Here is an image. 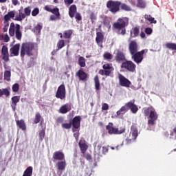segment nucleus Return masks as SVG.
Masks as SVG:
<instances>
[{
	"label": "nucleus",
	"instance_id": "f257e3e1",
	"mask_svg": "<svg viewBox=\"0 0 176 176\" xmlns=\"http://www.w3.org/2000/svg\"><path fill=\"white\" fill-rule=\"evenodd\" d=\"M143 113L145 116H148V124L150 126H155L156 120H157V113L153 107H145L143 109Z\"/></svg>",
	"mask_w": 176,
	"mask_h": 176
},
{
	"label": "nucleus",
	"instance_id": "f03ea898",
	"mask_svg": "<svg viewBox=\"0 0 176 176\" xmlns=\"http://www.w3.org/2000/svg\"><path fill=\"white\" fill-rule=\"evenodd\" d=\"M34 44L31 43H23L21 45V58H24V56H28L30 57V56L34 55Z\"/></svg>",
	"mask_w": 176,
	"mask_h": 176
},
{
	"label": "nucleus",
	"instance_id": "7ed1b4c3",
	"mask_svg": "<svg viewBox=\"0 0 176 176\" xmlns=\"http://www.w3.org/2000/svg\"><path fill=\"white\" fill-rule=\"evenodd\" d=\"M9 34L10 36H14L15 35L16 39H18V41H21L23 34L20 30V25H15L14 23H11L9 29Z\"/></svg>",
	"mask_w": 176,
	"mask_h": 176
},
{
	"label": "nucleus",
	"instance_id": "20e7f679",
	"mask_svg": "<svg viewBox=\"0 0 176 176\" xmlns=\"http://www.w3.org/2000/svg\"><path fill=\"white\" fill-rule=\"evenodd\" d=\"M129 22V20L126 18L120 19L116 23L113 24V28L116 30H118V34L121 35H124L126 34V23Z\"/></svg>",
	"mask_w": 176,
	"mask_h": 176
},
{
	"label": "nucleus",
	"instance_id": "39448f33",
	"mask_svg": "<svg viewBox=\"0 0 176 176\" xmlns=\"http://www.w3.org/2000/svg\"><path fill=\"white\" fill-rule=\"evenodd\" d=\"M137 137H138V129H137V127L132 126L130 134L126 135V144H131V142H134L137 139Z\"/></svg>",
	"mask_w": 176,
	"mask_h": 176
},
{
	"label": "nucleus",
	"instance_id": "423d86ee",
	"mask_svg": "<svg viewBox=\"0 0 176 176\" xmlns=\"http://www.w3.org/2000/svg\"><path fill=\"white\" fill-rule=\"evenodd\" d=\"M145 52H148L147 50H142L140 52H136L131 55V58L136 63V64H141L142 63V60H144V54Z\"/></svg>",
	"mask_w": 176,
	"mask_h": 176
},
{
	"label": "nucleus",
	"instance_id": "0eeeda50",
	"mask_svg": "<svg viewBox=\"0 0 176 176\" xmlns=\"http://www.w3.org/2000/svg\"><path fill=\"white\" fill-rule=\"evenodd\" d=\"M107 6L111 13H116L117 12H119L120 2L109 1L107 3Z\"/></svg>",
	"mask_w": 176,
	"mask_h": 176
},
{
	"label": "nucleus",
	"instance_id": "6e6552de",
	"mask_svg": "<svg viewBox=\"0 0 176 176\" xmlns=\"http://www.w3.org/2000/svg\"><path fill=\"white\" fill-rule=\"evenodd\" d=\"M107 130L108 131V133L110 135L112 134H122L124 133V128H122L121 129H118V128L113 127V124L109 122V124L106 126Z\"/></svg>",
	"mask_w": 176,
	"mask_h": 176
},
{
	"label": "nucleus",
	"instance_id": "1a4fd4ad",
	"mask_svg": "<svg viewBox=\"0 0 176 176\" xmlns=\"http://www.w3.org/2000/svg\"><path fill=\"white\" fill-rule=\"evenodd\" d=\"M67 94V91H65V85H61L58 87L56 97V98H60V100H64L65 98V96Z\"/></svg>",
	"mask_w": 176,
	"mask_h": 176
},
{
	"label": "nucleus",
	"instance_id": "9d476101",
	"mask_svg": "<svg viewBox=\"0 0 176 176\" xmlns=\"http://www.w3.org/2000/svg\"><path fill=\"white\" fill-rule=\"evenodd\" d=\"M122 68H125V69H127L128 71H130L131 72H134L135 71V64L133 63L131 60H128L126 62H124L121 65Z\"/></svg>",
	"mask_w": 176,
	"mask_h": 176
},
{
	"label": "nucleus",
	"instance_id": "9b49d317",
	"mask_svg": "<svg viewBox=\"0 0 176 176\" xmlns=\"http://www.w3.org/2000/svg\"><path fill=\"white\" fill-rule=\"evenodd\" d=\"M118 79H119L120 86H122L123 87H130V85H131V82H130L129 79L123 76V75L119 74Z\"/></svg>",
	"mask_w": 176,
	"mask_h": 176
},
{
	"label": "nucleus",
	"instance_id": "f8f14e48",
	"mask_svg": "<svg viewBox=\"0 0 176 176\" xmlns=\"http://www.w3.org/2000/svg\"><path fill=\"white\" fill-rule=\"evenodd\" d=\"M111 68L112 66L109 64H105L103 65V70H100L99 74L100 75H105L106 76H109L111 74Z\"/></svg>",
	"mask_w": 176,
	"mask_h": 176
},
{
	"label": "nucleus",
	"instance_id": "ddd939ff",
	"mask_svg": "<svg viewBox=\"0 0 176 176\" xmlns=\"http://www.w3.org/2000/svg\"><path fill=\"white\" fill-rule=\"evenodd\" d=\"M129 52L131 56L135 53H138V45L137 44V42L134 41L130 42Z\"/></svg>",
	"mask_w": 176,
	"mask_h": 176
},
{
	"label": "nucleus",
	"instance_id": "4468645a",
	"mask_svg": "<svg viewBox=\"0 0 176 176\" xmlns=\"http://www.w3.org/2000/svg\"><path fill=\"white\" fill-rule=\"evenodd\" d=\"M1 57L6 63L9 61V52L6 45H3L1 48Z\"/></svg>",
	"mask_w": 176,
	"mask_h": 176
},
{
	"label": "nucleus",
	"instance_id": "2eb2a0df",
	"mask_svg": "<svg viewBox=\"0 0 176 176\" xmlns=\"http://www.w3.org/2000/svg\"><path fill=\"white\" fill-rule=\"evenodd\" d=\"M45 10H47V12H50L55 16H57V17H60V11L58 8H52L49 6H45L44 8Z\"/></svg>",
	"mask_w": 176,
	"mask_h": 176
},
{
	"label": "nucleus",
	"instance_id": "dca6fc26",
	"mask_svg": "<svg viewBox=\"0 0 176 176\" xmlns=\"http://www.w3.org/2000/svg\"><path fill=\"white\" fill-rule=\"evenodd\" d=\"M53 159L55 160H65V155L61 151H56L53 154Z\"/></svg>",
	"mask_w": 176,
	"mask_h": 176
},
{
	"label": "nucleus",
	"instance_id": "f3484780",
	"mask_svg": "<svg viewBox=\"0 0 176 176\" xmlns=\"http://www.w3.org/2000/svg\"><path fill=\"white\" fill-rule=\"evenodd\" d=\"M20 50V44H16L10 50V54L12 57L13 56H19V51Z\"/></svg>",
	"mask_w": 176,
	"mask_h": 176
},
{
	"label": "nucleus",
	"instance_id": "a211bd4d",
	"mask_svg": "<svg viewBox=\"0 0 176 176\" xmlns=\"http://www.w3.org/2000/svg\"><path fill=\"white\" fill-rule=\"evenodd\" d=\"M104 39V36L102 35V33L98 32L96 33V41L100 47H102V41Z\"/></svg>",
	"mask_w": 176,
	"mask_h": 176
},
{
	"label": "nucleus",
	"instance_id": "6ab92c4d",
	"mask_svg": "<svg viewBox=\"0 0 176 176\" xmlns=\"http://www.w3.org/2000/svg\"><path fill=\"white\" fill-rule=\"evenodd\" d=\"M73 129H78L80 127V116H76L72 121Z\"/></svg>",
	"mask_w": 176,
	"mask_h": 176
},
{
	"label": "nucleus",
	"instance_id": "aec40b11",
	"mask_svg": "<svg viewBox=\"0 0 176 176\" xmlns=\"http://www.w3.org/2000/svg\"><path fill=\"white\" fill-rule=\"evenodd\" d=\"M56 166L58 170L64 171V170H65V167H67V162L65 161V160H63L62 161L58 162Z\"/></svg>",
	"mask_w": 176,
	"mask_h": 176
},
{
	"label": "nucleus",
	"instance_id": "412c9836",
	"mask_svg": "<svg viewBox=\"0 0 176 176\" xmlns=\"http://www.w3.org/2000/svg\"><path fill=\"white\" fill-rule=\"evenodd\" d=\"M128 108L129 109H131L132 113H135L136 112H138V107L134 104V102L133 101L128 102Z\"/></svg>",
	"mask_w": 176,
	"mask_h": 176
},
{
	"label": "nucleus",
	"instance_id": "4be33fe9",
	"mask_svg": "<svg viewBox=\"0 0 176 176\" xmlns=\"http://www.w3.org/2000/svg\"><path fill=\"white\" fill-rule=\"evenodd\" d=\"M127 111H129V104L128 103H126L124 106H122L120 109L117 111V115L118 116H120V115H124Z\"/></svg>",
	"mask_w": 176,
	"mask_h": 176
},
{
	"label": "nucleus",
	"instance_id": "5701e85b",
	"mask_svg": "<svg viewBox=\"0 0 176 176\" xmlns=\"http://www.w3.org/2000/svg\"><path fill=\"white\" fill-rule=\"evenodd\" d=\"M20 101V96H14L12 98V104L11 107L14 111H16V106L17 105V102Z\"/></svg>",
	"mask_w": 176,
	"mask_h": 176
},
{
	"label": "nucleus",
	"instance_id": "b1692460",
	"mask_svg": "<svg viewBox=\"0 0 176 176\" xmlns=\"http://www.w3.org/2000/svg\"><path fill=\"white\" fill-rule=\"evenodd\" d=\"M59 111L60 113H67V112H69V111H71V105L66 104L62 106Z\"/></svg>",
	"mask_w": 176,
	"mask_h": 176
},
{
	"label": "nucleus",
	"instance_id": "393cba45",
	"mask_svg": "<svg viewBox=\"0 0 176 176\" xmlns=\"http://www.w3.org/2000/svg\"><path fill=\"white\" fill-rule=\"evenodd\" d=\"M79 146L81 150L82 153H85L87 151V144L83 140H80Z\"/></svg>",
	"mask_w": 176,
	"mask_h": 176
},
{
	"label": "nucleus",
	"instance_id": "a878e982",
	"mask_svg": "<svg viewBox=\"0 0 176 176\" xmlns=\"http://www.w3.org/2000/svg\"><path fill=\"white\" fill-rule=\"evenodd\" d=\"M14 11L9 12L7 14L4 16V21H10V19H14L15 16Z\"/></svg>",
	"mask_w": 176,
	"mask_h": 176
},
{
	"label": "nucleus",
	"instance_id": "bb28decb",
	"mask_svg": "<svg viewBox=\"0 0 176 176\" xmlns=\"http://www.w3.org/2000/svg\"><path fill=\"white\" fill-rule=\"evenodd\" d=\"M138 35H140V28H133L131 30V36L132 38H136Z\"/></svg>",
	"mask_w": 176,
	"mask_h": 176
},
{
	"label": "nucleus",
	"instance_id": "cd10ccee",
	"mask_svg": "<svg viewBox=\"0 0 176 176\" xmlns=\"http://www.w3.org/2000/svg\"><path fill=\"white\" fill-rule=\"evenodd\" d=\"M116 59L117 61H124L126 60V57L124 56V54L121 52H118L116 56Z\"/></svg>",
	"mask_w": 176,
	"mask_h": 176
},
{
	"label": "nucleus",
	"instance_id": "c85d7f7f",
	"mask_svg": "<svg viewBox=\"0 0 176 176\" xmlns=\"http://www.w3.org/2000/svg\"><path fill=\"white\" fill-rule=\"evenodd\" d=\"M76 13V6L72 5L69 10V16H70L71 17H74Z\"/></svg>",
	"mask_w": 176,
	"mask_h": 176
},
{
	"label": "nucleus",
	"instance_id": "c756f323",
	"mask_svg": "<svg viewBox=\"0 0 176 176\" xmlns=\"http://www.w3.org/2000/svg\"><path fill=\"white\" fill-rule=\"evenodd\" d=\"M77 75L80 80H85V79L87 78V74H86L83 70H79Z\"/></svg>",
	"mask_w": 176,
	"mask_h": 176
},
{
	"label": "nucleus",
	"instance_id": "7c9ffc66",
	"mask_svg": "<svg viewBox=\"0 0 176 176\" xmlns=\"http://www.w3.org/2000/svg\"><path fill=\"white\" fill-rule=\"evenodd\" d=\"M25 19V14L23 13L21 11H19V14L18 16H16L15 20L16 21H21Z\"/></svg>",
	"mask_w": 176,
	"mask_h": 176
},
{
	"label": "nucleus",
	"instance_id": "2f4dec72",
	"mask_svg": "<svg viewBox=\"0 0 176 176\" xmlns=\"http://www.w3.org/2000/svg\"><path fill=\"white\" fill-rule=\"evenodd\" d=\"M10 94V92H9V90L8 89H0V97H2L3 96L9 97Z\"/></svg>",
	"mask_w": 176,
	"mask_h": 176
},
{
	"label": "nucleus",
	"instance_id": "473e14b6",
	"mask_svg": "<svg viewBox=\"0 0 176 176\" xmlns=\"http://www.w3.org/2000/svg\"><path fill=\"white\" fill-rule=\"evenodd\" d=\"M16 124L21 129V130H25L26 127H25V123L24 122V120H21L16 121Z\"/></svg>",
	"mask_w": 176,
	"mask_h": 176
},
{
	"label": "nucleus",
	"instance_id": "72a5a7b5",
	"mask_svg": "<svg viewBox=\"0 0 176 176\" xmlns=\"http://www.w3.org/2000/svg\"><path fill=\"white\" fill-rule=\"evenodd\" d=\"M78 64L80 67H86V59H85V58L82 56H79Z\"/></svg>",
	"mask_w": 176,
	"mask_h": 176
},
{
	"label": "nucleus",
	"instance_id": "f704fd0d",
	"mask_svg": "<svg viewBox=\"0 0 176 176\" xmlns=\"http://www.w3.org/2000/svg\"><path fill=\"white\" fill-rule=\"evenodd\" d=\"M121 9H122V10H126V12H130V10H131V8H130V6H129L128 5L125 4V3H121L120 5Z\"/></svg>",
	"mask_w": 176,
	"mask_h": 176
},
{
	"label": "nucleus",
	"instance_id": "c9c22d12",
	"mask_svg": "<svg viewBox=\"0 0 176 176\" xmlns=\"http://www.w3.org/2000/svg\"><path fill=\"white\" fill-rule=\"evenodd\" d=\"M166 47H167V49H170V50H176V44L168 43L166 44Z\"/></svg>",
	"mask_w": 176,
	"mask_h": 176
},
{
	"label": "nucleus",
	"instance_id": "e433bc0d",
	"mask_svg": "<svg viewBox=\"0 0 176 176\" xmlns=\"http://www.w3.org/2000/svg\"><path fill=\"white\" fill-rule=\"evenodd\" d=\"M138 8H144L146 6V3L144 0H138Z\"/></svg>",
	"mask_w": 176,
	"mask_h": 176
},
{
	"label": "nucleus",
	"instance_id": "4c0bfd02",
	"mask_svg": "<svg viewBox=\"0 0 176 176\" xmlns=\"http://www.w3.org/2000/svg\"><path fill=\"white\" fill-rule=\"evenodd\" d=\"M0 38L4 41V42H9L10 41V38L9 37V35L8 34H2L0 35Z\"/></svg>",
	"mask_w": 176,
	"mask_h": 176
},
{
	"label": "nucleus",
	"instance_id": "58836bf2",
	"mask_svg": "<svg viewBox=\"0 0 176 176\" xmlns=\"http://www.w3.org/2000/svg\"><path fill=\"white\" fill-rule=\"evenodd\" d=\"M10 70H6L4 72V79L5 80H7L8 82H9V80H10Z\"/></svg>",
	"mask_w": 176,
	"mask_h": 176
},
{
	"label": "nucleus",
	"instance_id": "ea45409f",
	"mask_svg": "<svg viewBox=\"0 0 176 176\" xmlns=\"http://www.w3.org/2000/svg\"><path fill=\"white\" fill-rule=\"evenodd\" d=\"M64 38L66 39H69L71 38V35H72V30H66L63 33Z\"/></svg>",
	"mask_w": 176,
	"mask_h": 176
},
{
	"label": "nucleus",
	"instance_id": "a19ab883",
	"mask_svg": "<svg viewBox=\"0 0 176 176\" xmlns=\"http://www.w3.org/2000/svg\"><path fill=\"white\" fill-rule=\"evenodd\" d=\"M95 87L96 90L100 89V80H98V76H96L94 78Z\"/></svg>",
	"mask_w": 176,
	"mask_h": 176
},
{
	"label": "nucleus",
	"instance_id": "79ce46f5",
	"mask_svg": "<svg viewBox=\"0 0 176 176\" xmlns=\"http://www.w3.org/2000/svg\"><path fill=\"white\" fill-rule=\"evenodd\" d=\"M146 20H148V21H150V23L153 24H156V20H155V18H153L150 15H145Z\"/></svg>",
	"mask_w": 176,
	"mask_h": 176
},
{
	"label": "nucleus",
	"instance_id": "37998d69",
	"mask_svg": "<svg viewBox=\"0 0 176 176\" xmlns=\"http://www.w3.org/2000/svg\"><path fill=\"white\" fill-rule=\"evenodd\" d=\"M39 122H41V114L37 113L35 116L34 123H35V124H38Z\"/></svg>",
	"mask_w": 176,
	"mask_h": 176
},
{
	"label": "nucleus",
	"instance_id": "c03bdc74",
	"mask_svg": "<svg viewBox=\"0 0 176 176\" xmlns=\"http://www.w3.org/2000/svg\"><path fill=\"white\" fill-rule=\"evenodd\" d=\"M42 30V25H37L35 28H34V32L35 34H36V35H38V34H41V30Z\"/></svg>",
	"mask_w": 176,
	"mask_h": 176
},
{
	"label": "nucleus",
	"instance_id": "a18cd8bd",
	"mask_svg": "<svg viewBox=\"0 0 176 176\" xmlns=\"http://www.w3.org/2000/svg\"><path fill=\"white\" fill-rule=\"evenodd\" d=\"M103 57L105 60H112L113 56L109 52H105L103 55Z\"/></svg>",
	"mask_w": 176,
	"mask_h": 176
},
{
	"label": "nucleus",
	"instance_id": "49530a36",
	"mask_svg": "<svg viewBox=\"0 0 176 176\" xmlns=\"http://www.w3.org/2000/svg\"><path fill=\"white\" fill-rule=\"evenodd\" d=\"M65 42L64 40H60L57 43L58 49L60 50V49H63V47L65 46Z\"/></svg>",
	"mask_w": 176,
	"mask_h": 176
},
{
	"label": "nucleus",
	"instance_id": "de8ad7c7",
	"mask_svg": "<svg viewBox=\"0 0 176 176\" xmlns=\"http://www.w3.org/2000/svg\"><path fill=\"white\" fill-rule=\"evenodd\" d=\"M101 148H102V144L101 143H98L95 146V151L98 153H100V151H101Z\"/></svg>",
	"mask_w": 176,
	"mask_h": 176
},
{
	"label": "nucleus",
	"instance_id": "09e8293b",
	"mask_svg": "<svg viewBox=\"0 0 176 176\" xmlns=\"http://www.w3.org/2000/svg\"><path fill=\"white\" fill-rule=\"evenodd\" d=\"M62 127L63 129H66L67 130H68L69 129H71V127H72V123H63L62 124Z\"/></svg>",
	"mask_w": 176,
	"mask_h": 176
},
{
	"label": "nucleus",
	"instance_id": "8fccbe9b",
	"mask_svg": "<svg viewBox=\"0 0 176 176\" xmlns=\"http://www.w3.org/2000/svg\"><path fill=\"white\" fill-rule=\"evenodd\" d=\"M12 91H14V93H17V91H19V89H20V85H19V84L16 83L12 85Z\"/></svg>",
	"mask_w": 176,
	"mask_h": 176
},
{
	"label": "nucleus",
	"instance_id": "3c124183",
	"mask_svg": "<svg viewBox=\"0 0 176 176\" xmlns=\"http://www.w3.org/2000/svg\"><path fill=\"white\" fill-rule=\"evenodd\" d=\"M38 14H39V8H34V10L32 11V16H33V17H35L36 16H38Z\"/></svg>",
	"mask_w": 176,
	"mask_h": 176
},
{
	"label": "nucleus",
	"instance_id": "603ef678",
	"mask_svg": "<svg viewBox=\"0 0 176 176\" xmlns=\"http://www.w3.org/2000/svg\"><path fill=\"white\" fill-rule=\"evenodd\" d=\"M25 16H30L31 14V8L27 7L24 9Z\"/></svg>",
	"mask_w": 176,
	"mask_h": 176
},
{
	"label": "nucleus",
	"instance_id": "864d4df0",
	"mask_svg": "<svg viewBox=\"0 0 176 176\" xmlns=\"http://www.w3.org/2000/svg\"><path fill=\"white\" fill-rule=\"evenodd\" d=\"M73 133H74V136L76 138V140H78V138L79 137V131L78 130V129H73Z\"/></svg>",
	"mask_w": 176,
	"mask_h": 176
},
{
	"label": "nucleus",
	"instance_id": "5fc2aeb1",
	"mask_svg": "<svg viewBox=\"0 0 176 176\" xmlns=\"http://www.w3.org/2000/svg\"><path fill=\"white\" fill-rule=\"evenodd\" d=\"M38 135H39L40 140L43 141V138H45V131L43 130L40 131L38 133Z\"/></svg>",
	"mask_w": 176,
	"mask_h": 176
},
{
	"label": "nucleus",
	"instance_id": "6e6d98bb",
	"mask_svg": "<svg viewBox=\"0 0 176 176\" xmlns=\"http://www.w3.org/2000/svg\"><path fill=\"white\" fill-rule=\"evenodd\" d=\"M50 20H51V21H54L56 20H60V16H57L56 15H51L50 17Z\"/></svg>",
	"mask_w": 176,
	"mask_h": 176
},
{
	"label": "nucleus",
	"instance_id": "4d7b16f0",
	"mask_svg": "<svg viewBox=\"0 0 176 176\" xmlns=\"http://www.w3.org/2000/svg\"><path fill=\"white\" fill-rule=\"evenodd\" d=\"M153 32V30H152V28H147L145 29V33L147 34V35H151Z\"/></svg>",
	"mask_w": 176,
	"mask_h": 176
},
{
	"label": "nucleus",
	"instance_id": "13d9d810",
	"mask_svg": "<svg viewBox=\"0 0 176 176\" xmlns=\"http://www.w3.org/2000/svg\"><path fill=\"white\" fill-rule=\"evenodd\" d=\"M109 108V107L108 106V104L107 103H104L102 105V111H108V109Z\"/></svg>",
	"mask_w": 176,
	"mask_h": 176
},
{
	"label": "nucleus",
	"instance_id": "bf43d9fd",
	"mask_svg": "<svg viewBox=\"0 0 176 176\" xmlns=\"http://www.w3.org/2000/svg\"><path fill=\"white\" fill-rule=\"evenodd\" d=\"M65 1V3L67 6H69V5H71V3H74V0H64Z\"/></svg>",
	"mask_w": 176,
	"mask_h": 176
},
{
	"label": "nucleus",
	"instance_id": "052dcab7",
	"mask_svg": "<svg viewBox=\"0 0 176 176\" xmlns=\"http://www.w3.org/2000/svg\"><path fill=\"white\" fill-rule=\"evenodd\" d=\"M90 19H91V20H92V21H94V20H96V19H97V16H96V14H91V15H90Z\"/></svg>",
	"mask_w": 176,
	"mask_h": 176
},
{
	"label": "nucleus",
	"instance_id": "680f3d73",
	"mask_svg": "<svg viewBox=\"0 0 176 176\" xmlns=\"http://www.w3.org/2000/svg\"><path fill=\"white\" fill-rule=\"evenodd\" d=\"M75 19H76V20H82V16H80V14H76V16H75Z\"/></svg>",
	"mask_w": 176,
	"mask_h": 176
},
{
	"label": "nucleus",
	"instance_id": "e2e57ef3",
	"mask_svg": "<svg viewBox=\"0 0 176 176\" xmlns=\"http://www.w3.org/2000/svg\"><path fill=\"white\" fill-rule=\"evenodd\" d=\"M108 152V147L103 146L102 147V153H107Z\"/></svg>",
	"mask_w": 176,
	"mask_h": 176
},
{
	"label": "nucleus",
	"instance_id": "0e129e2a",
	"mask_svg": "<svg viewBox=\"0 0 176 176\" xmlns=\"http://www.w3.org/2000/svg\"><path fill=\"white\" fill-rule=\"evenodd\" d=\"M12 4L16 6L19 3V0H12Z\"/></svg>",
	"mask_w": 176,
	"mask_h": 176
},
{
	"label": "nucleus",
	"instance_id": "69168bd1",
	"mask_svg": "<svg viewBox=\"0 0 176 176\" xmlns=\"http://www.w3.org/2000/svg\"><path fill=\"white\" fill-rule=\"evenodd\" d=\"M4 27H7L9 28V21H4Z\"/></svg>",
	"mask_w": 176,
	"mask_h": 176
},
{
	"label": "nucleus",
	"instance_id": "338daca9",
	"mask_svg": "<svg viewBox=\"0 0 176 176\" xmlns=\"http://www.w3.org/2000/svg\"><path fill=\"white\" fill-rule=\"evenodd\" d=\"M131 5H135V0H128Z\"/></svg>",
	"mask_w": 176,
	"mask_h": 176
},
{
	"label": "nucleus",
	"instance_id": "774afa93",
	"mask_svg": "<svg viewBox=\"0 0 176 176\" xmlns=\"http://www.w3.org/2000/svg\"><path fill=\"white\" fill-rule=\"evenodd\" d=\"M140 36L141 38H142V39H144V38H145L146 35H145V33H144L143 32H142L140 33Z\"/></svg>",
	"mask_w": 176,
	"mask_h": 176
}]
</instances>
